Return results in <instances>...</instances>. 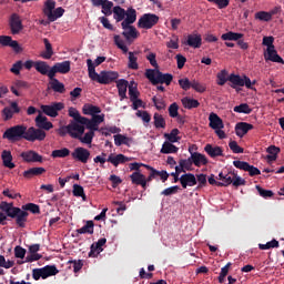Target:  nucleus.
I'll return each mask as SVG.
<instances>
[{
    "instance_id": "nucleus-36",
    "label": "nucleus",
    "mask_w": 284,
    "mask_h": 284,
    "mask_svg": "<svg viewBox=\"0 0 284 284\" xmlns=\"http://www.w3.org/2000/svg\"><path fill=\"white\" fill-rule=\"evenodd\" d=\"M229 85L230 88H236V87L243 88L244 87L243 78H241V75L239 74H234V73L230 74Z\"/></svg>"
},
{
    "instance_id": "nucleus-40",
    "label": "nucleus",
    "mask_w": 284,
    "mask_h": 284,
    "mask_svg": "<svg viewBox=\"0 0 284 284\" xmlns=\"http://www.w3.org/2000/svg\"><path fill=\"white\" fill-rule=\"evenodd\" d=\"M77 234H94V222L92 220L87 221L85 225L75 230Z\"/></svg>"
},
{
    "instance_id": "nucleus-25",
    "label": "nucleus",
    "mask_w": 284,
    "mask_h": 284,
    "mask_svg": "<svg viewBox=\"0 0 284 284\" xmlns=\"http://www.w3.org/2000/svg\"><path fill=\"white\" fill-rule=\"evenodd\" d=\"M128 85H130V82H128L125 79H120L116 81L119 97L121 98L120 101L128 99Z\"/></svg>"
},
{
    "instance_id": "nucleus-5",
    "label": "nucleus",
    "mask_w": 284,
    "mask_h": 284,
    "mask_svg": "<svg viewBox=\"0 0 284 284\" xmlns=\"http://www.w3.org/2000/svg\"><path fill=\"white\" fill-rule=\"evenodd\" d=\"M45 136H48V133L45 131L39 129V126H26V135L24 141H29V143H34L36 141H45Z\"/></svg>"
},
{
    "instance_id": "nucleus-53",
    "label": "nucleus",
    "mask_w": 284,
    "mask_h": 284,
    "mask_svg": "<svg viewBox=\"0 0 284 284\" xmlns=\"http://www.w3.org/2000/svg\"><path fill=\"white\" fill-rule=\"evenodd\" d=\"M234 173H229L224 175V180L217 183V187H227V185H233Z\"/></svg>"
},
{
    "instance_id": "nucleus-7",
    "label": "nucleus",
    "mask_w": 284,
    "mask_h": 284,
    "mask_svg": "<svg viewBox=\"0 0 284 284\" xmlns=\"http://www.w3.org/2000/svg\"><path fill=\"white\" fill-rule=\"evenodd\" d=\"M113 19L116 21V23H121L128 19L129 16L134 14L136 18V9L130 7L128 10L123 9L121 6L113 7Z\"/></svg>"
},
{
    "instance_id": "nucleus-3",
    "label": "nucleus",
    "mask_w": 284,
    "mask_h": 284,
    "mask_svg": "<svg viewBox=\"0 0 284 284\" xmlns=\"http://www.w3.org/2000/svg\"><path fill=\"white\" fill-rule=\"evenodd\" d=\"M132 23H136L134 13H131L128 18L124 19L123 22H121V28L123 30L122 36L128 41H132V39H139L140 33L136 30V27L132 26Z\"/></svg>"
},
{
    "instance_id": "nucleus-12",
    "label": "nucleus",
    "mask_w": 284,
    "mask_h": 284,
    "mask_svg": "<svg viewBox=\"0 0 284 284\" xmlns=\"http://www.w3.org/2000/svg\"><path fill=\"white\" fill-rule=\"evenodd\" d=\"M71 156L74 161H79L80 163H88L90 161V150L78 146L71 153Z\"/></svg>"
},
{
    "instance_id": "nucleus-48",
    "label": "nucleus",
    "mask_w": 284,
    "mask_h": 284,
    "mask_svg": "<svg viewBox=\"0 0 284 284\" xmlns=\"http://www.w3.org/2000/svg\"><path fill=\"white\" fill-rule=\"evenodd\" d=\"M139 58H136L134 55V52L129 51V63H128V68L129 70H139Z\"/></svg>"
},
{
    "instance_id": "nucleus-46",
    "label": "nucleus",
    "mask_w": 284,
    "mask_h": 284,
    "mask_svg": "<svg viewBox=\"0 0 284 284\" xmlns=\"http://www.w3.org/2000/svg\"><path fill=\"white\" fill-rule=\"evenodd\" d=\"M153 123H154V128H156V130H160V128H162L164 130V128L166 125L165 118H163V115H161L159 113H154Z\"/></svg>"
},
{
    "instance_id": "nucleus-14",
    "label": "nucleus",
    "mask_w": 284,
    "mask_h": 284,
    "mask_svg": "<svg viewBox=\"0 0 284 284\" xmlns=\"http://www.w3.org/2000/svg\"><path fill=\"white\" fill-rule=\"evenodd\" d=\"M0 45H2V48H12L16 52L23 51L21 44H19L17 40H12L10 36H0Z\"/></svg>"
},
{
    "instance_id": "nucleus-35",
    "label": "nucleus",
    "mask_w": 284,
    "mask_h": 284,
    "mask_svg": "<svg viewBox=\"0 0 284 284\" xmlns=\"http://www.w3.org/2000/svg\"><path fill=\"white\" fill-rule=\"evenodd\" d=\"M83 114H87L89 116H94L97 114H101V108L94 105V104H84L82 108Z\"/></svg>"
},
{
    "instance_id": "nucleus-41",
    "label": "nucleus",
    "mask_w": 284,
    "mask_h": 284,
    "mask_svg": "<svg viewBox=\"0 0 284 284\" xmlns=\"http://www.w3.org/2000/svg\"><path fill=\"white\" fill-rule=\"evenodd\" d=\"M173 142H164L161 149V154H176L179 148Z\"/></svg>"
},
{
    "instance_id": "nucleus-60",
    "label": "nucleus",
    "mask_w": 284,
    "mask_h": 284,
    "mask_svg": "<svg viewBox=\"0 0 284 284\" xmlns=\"http://www.w3.org/2000/svg\"><path fill=\"white\" fill-rule=\"evenodd\" d=\"M255 19L258 21H272V13L267 11H258L255 13Z\"/></svg>"
},
{
    "instance_id": "nucleus-39",
    "label": "nucleus",
    "mask_w": 284,
    "mask_h": 284,
    "mask_svg": "<svg viewBox=\"0 0 284 284\" xmlns=\"http://www.w3.org/2000/svg\"><path fill=\"white\" fill-rule=\"evenodd\" d=\"M54 8H57V2L54 0H47L44 2L43 14L48 17L49 20L54 12Z\"/></svg>"
},
{
    "instance_id": "nucleus-8",
    "label": "nucleus",
    "mask_w": 284,
    "mask_h": 284,
    "mask_svg": "<svg viewBox=\"0 0 284 284\" xmlns=\"http://www.w3.org/2000/svg\"><path fill=\"white\" fill-rule=\"evenodd\" d=\"M71 70V62L70 61H63L58 62L54 65L51 67L49 72V79H52V77H57V74H68Z\"/></svg>"
},
{
    "instance_id": "nucleus-10",
    "label": "nucleus",
    "mask_w": 284,
    "mask_h": 284,
    "mask_svg": "<svg viewBox=\"0 0 284 284\" xmlns=\"http://www.w3.org/2000/svg\"><path fill=\"white\" fill-rule=\"evenodd\" d=\"M29 213L26 210H21L20 207L13 209L10 214V219H16V223L19 227H26V223H28Z\"/></svg>"
},
{
    "instance_id": "nucleus-9",
    "label": "nucleus",
    "mask_w": 284,
    "mask_h": 284,
    "mask_svg": "<svg viewBox=\"0 0 284 284\" xmlns=\"http://www.w3.org/2000/svg\"><path fill=\"white\" fill-rule=\"evenodd\" d=\"M233 165L237 170H243L244 172H248L250 176H258L261 174V170H258V168L251 165L245 161L235 160L233 161Z\"/></svg>"
},
{
    "instance_id": "nucleus-6",
    "label": "nucleus",
    "mask_w": 284,
    "mask_h": 284,
    "mask_svg": "<svg viewBox=\"0 0 284 284\" xmlns=\"http://www.w3.org/2000/svg\"><path fill=\"white\" fill-rule=\"evenodd\" d=\"M159 16L154 13H144L138 21V28L142 30H152L156 23H159Z\"/></svg>"
},
{
    "instance_id": "nucleus-11",
    "label": "nucleus",
    "mask_w": 284,
    "mask_h": 284,
    "mask_svg": "<svg viewBox=\"0 0 284 284\" xmlns=\"http://www.w3.org/2000/svg\"><path fill=\"white\" fill-rule=\"evenodd\" d=\"M63 108H65L63 102H55L51 105H47V104L41 105L42 112L47 114V116H51L52 119H55V116H59V112H61Z\"/></svg>"
},
{
    "instance_id": "nucleus-55",
    "label": "nucleus",
    "mask_w": 284,
    "mask_h": 284,
    "mask_svg": "<svg viewBox=\"0 0 284 284\" xmlns=\"http://www.w3.org/2000/svg\"><path fill=\"white\" fill-rule=\"evenodd\" d=\"M69 116H71V119H73L72 121H77L78 123H81V121H83V118H84L81 115L79 110H77L73 106L69 108Z\"/></svg>"
},
{
    "instance_id": "nucleus-58",
    "label": "nucleus",
    "mask_w": 284,
    "mask_h": 284,
    "mask_svg": "<svg viewBox=\"0 0 284 284\" xmlns=\"http://www.w3.org/2000/svg\"><path fill=\"white\" fill-rule=\"evenodd\" d=\"M68 264L72 265L74 274H78V272H81V270L83 268L82 260H70Z\"/></svg>"
},
{
    "instance_id": "nucleus-22",
    "label": "nucleus",
    "mask_w": 284,
    "mask_h": 284,
    "mask_svg": "<svg viewBox=\"0 0 284 284\" xmlns=\"http://www.w3.org/2000/svg\"><path fill=\"white\" fill-rule=\"evenodd\" d=\"M250 130H254V125L247 122H240L235 125V134L240 139H243V136L247 134Z\"/></svg>"
},
{
    "instance_id": "nucleus-62",
    "label": "nucleus",
    "mask_w": 284,
    "mask_h": 284,
    "mask_svg": "<svg viewBox=\"0 0 284 284\" xmlns=\"http://www.w3.org/2000/svg\"><path fill=\"white\" fill-rule=\"evenodd\" d=\"M64 13H65V9L59 7L53 11V13H51L49 21L54 22L57 21V19H61V17H63Z\"/></svg>"
},
{
    "instance_id": "nucleus-17",
    "label": "nucleus",
    "mask_w": 284,
    "mask_h": 284,
    "mask_svg": "<svg viewBox=\"0 0 284 284\" xmlns=\"http://www.w3.org/2000/svg\"><path fill=\"white\" fill-rule=\"evenodd\" d=\"M179 181L183 190H187V187H194V185H196L197 183L196 175H194L193 173H185L181 175Z\"/></svg>"
},
{
    "instance_id": "nucleus-38",
    "label": "nucleus",
    "mask_w": 284,
    "mask_h": 284,
    "mask_svg": "<svg viewBox=\"0 0 284 284\" xmlns=\"http://www.w3.org/2000/svg\"><path fill=\"white\" fill-rule=\"evenodd\" d=\"M139 84H136V82L131 81L129 84V97H130V101H135V99H139V97H141V92H139Z\"/></svg>"
},
{
    "instance_id": "nucleus-61",
    "label": "nucleus",
    "mask_w": 284,
    "mask_h": 284,
    "mask_svg": "<svg viewBox=\"0 0 284 284\" xmlns=\"http://www.w3.org/2000/svg\"><path fill=\"white\" fill-rule=\"evenodd\" d=\"M128 141H130V138H128L123 134L114 135V143L118 148L121 145H128Z\"/></svg>"
},
{
    "instance_id": "nucleus-50",
    "label": "nucleus",
    "mask_w": 284,
    "mask_h": 284,
    "mask_svg": "<svg viewBox=\"0 0 284 284\" xmlns=\"http://www.w3.org/2000/svg\"><path fill=\"white\" fill-rule=\"evenodd\" d=\"M22 210H24L26 212H31V214H41V207L39 206V204L34 203H28L22 205Z\"/></svg>"
},
{
    "instance_id": "nucleus-23",
    "label": "nucleus",
    "mask_w": 284,
    "mask_h": 284,
    "mask_svg": "<svg viewBox=\"0 0 284 284\" xmlns=\"http://www.w3.org/2000/svg\"><path fill=\"white\" fill-rule=\"evenodd\" d=\"M209 125L212 128V130H223L225 128V124H223V120L219 116V114L212 112L209 115Z\"/></svg>"
},
{
    "instance_id": "nucleus-30",
    "label": "nucleus",
    "mask_w": 284,
    "mask_h": 284,
    "mask_svg": "<svg viewBox=\"0 0 284 284\" xmlns=\"http://www.w3.org/2000/svg\"><path fill=\"white\" fill-rule=\"evenodd\" d=\"M49 79H50L51 90H53V92H58L59 94L65 93V84H63V82L59 81V79L54 77Z\"/></svg>"
},
{
    "instance_id": "nucleus-18",
    "label": "nucleus",
    "mask_w": 284,
    "mask_h": 284,
    "mask_svg": "<svg viewBox=\"0 0 284 284\" xmlns=\"http://www.w3.org/2000/svg\"><path fill=\"white\" fill-rule=\"evenodd\" d=\"M128 161H132V158H128V156H125L124 154H121V153L116 154V155L111 153L106 159V162L114 165V168H119V165H121L123 163H128Z\"/></svg>"
},
{
    "instance_id": "nucleus-4",
    "label": "nucleus",
    "mask_w": 284,
    "mask_h": 284,
    "mask_svg": "<svg viewBox=\"0 0 284 284\" xmlns=\"http://www.w3.org/2000/svg\"><path fill=\"white\" fill-rule=\"evenodd\" d=\"M2 139H7L11 143H17V141H22V139L26 140V125L18 124L7 129Z\"/></svg>"
},
{
    "instance_id": "nucleus-42",
    "label": "nucleus",
    "mask_w": 284,
    "mask_h": 284,
    "mask_svg": "<svg viewBox=\"0 0 284 284\" xmlns=\"http://www.w3.org/2000/svg\"><path fill=\"white\" fill-rule=\"evenodd\" d=\"M243 33H236L233 31H229L221 36L222 41H239V39H243Z\"/></svg>"
},
{
    "instance_id": "nucleus-33",
    "label": "nucleus",
    "mask_w": 284,
    "mask_h": 284,
    "mask_svg": "<svg viewBox=\"0 0 284 284\" xmlns=\"http://www.w3.org/2000/svg\"><path fill=\"white\" fill-rule=\"evenodd\" d=\"M203 43V38L199 34H189L186 40V45L190 48H201Z\"/></svg>"
},
{
    "instance_id": "nucleus-56",
    "label": "nucleus",
    "mask_w": 284,
    "mask_h": 284,
    "mask_svg": "<svg viewBox=\"0 0 284 284\" xmlns=\"http://www.w3.org/2000/svg\"><path fill=\"white\" fill-rule=\"evenodd\" d=\"M191 88L193 90H195V92H199L200 94H203V92H205V90H207V88L205 87V84L196 81V80H192L191 81Z\"/></svg>"
},
{
    "instance_id": "nucleus-32",
    "label": "nucleus",
    "mask_w": 284,
    "mask_h": 284,
    "mask_svg": "<svg viewBox=\"0 0 284 284\" xmlns=\"http://www.w3.org/2000/svg\"><path fill=\"white\" fill-rule=\"evenodd\" d=\"M43 43H44L45 50L40 54V57L45 60L52 59V57L54 55L52 43H50V40H48V38L43 39Z\"/></svg>"
},
{
    "instance_id": "nucleus-37",
    "label": "nucleus",
    "mask_w": 284,
    "mask_h": 284,
    "mask_svg": "<svg viewBox=\"0 0 284 284\" xmlns=\"http://www.w3.org/2000/svg\"><path fill=\"white\" fill-rule=\"evenodd\" d=\"M181 101L185 110H194V108H199V105H201V102H199V100L187 98V97L183 98Z\"/></svg>"
},
{
    "instance_id": "nucleus-27",
    "label": "nucleus",
    "mask_w": 284,
    "mask_h": 284,
    "mask_svg": "<svg viewBox=\"0 0 284 284\" xmlns=\"http://www.w3.org/2000/svg\"><path fill=\"white\" fill-rule=\"evenodd\" d=\"M1 159L4 168H8L9 170H14L17 165L12 162V152L4 150L1 153Z\"/></svg>"
},
{
    "instance_id": "nucleus-21",
    "label": "nucleus",
    "mask_w": 284,
    "mask_h": 284,
    "mask_svg": "<svg viewBox=\"0 0 284 284\" xmlns=\"http://www.w3.org/2000/svg\"><path fill=\"white\" fill-rule=\"evenodd\" d=\"M264 59L265 61H272V63H282V65H284V60L283 58H281V55H278V52L276 51V49L272 48H267L266 49V54H264Z\"/></svg>"
},
{
    "instance_id": "nucleus-49",
    "label": "nucleus",
    "mask_w": 284,
    "mask_h": 284,
    "mask_svg": "<svg viewBox=\"0 0 284 284\" xmlns=\"http://www.w3.org/2000/svg\"><path fill=\"white\" fill-rule=\"evenodd\" d=\"M233 111L237 112L239 114H252V108H250V104L247 103H242L234 106Z\"/></svg>"
},
{
    "instance_id": "nucleus-59",
    "label": "nucleus",
    "mask_w": 284,
    "mask_h": 284,
    "mask_svg": "<svg viewBox=\"0 0 284 284\" xmlns=\"http://www.w3.org/2000/svg\"><path fill=\"white\" fill-rule=\"evenodd\" d=\"M92 139H94V132L93 131H89L83 135H80V138H78V141H81V143H85L87 145H90L92 143Z\"/></svg>"
},
{
    "instance_id": "nucleus-51",
    "label": "nucleus",
    "mask_w": 284,
    "mask_h": 284,
    "mask_svg": "<svg viewBox=\"0 0 284 284\" xmlns=\"http://www.w3.org/2000/svg\"><path fill=\"white\" fill-rule=\"evenodd\" d=\"M130 179L133 185H139L145 179V176L143 175V173H141V171H134L130 175Z\"/></svg>"
},
{
    "instance_id": "nucleus-1",
    "label": "nucleus",
    "mask_w": 284,
    "mask_h": 284,
    "mask_svg": "<svg viewBox=\"0 0 284 284\" xmlns=\"http://www.w3.org/2000/svg\"><path fill=\"white\" fill-rule=\"evenodd\" d=\"M89 79L91 81H97L101 85H110V83H114L116 79H119V72L116 71H101L100 73L94 70V62L92 59L87 60Z\"/></svg>"
},
{
    "instance_id": "nucleus-44",
    "label": "nucleus",
    "mask_w": 284,
    "mask_h": 284,
    "mask_svg": "<svg viewBox=\"0 0 284 284\" xmlns=\"http://www.w3.org/2000/svg\"><path fill=\"white\" fill-rule=\"evenodd\" d=\"M80 123L81 125H84L87 130H90V132H97L99 130L98 124H95L92 119H88L84 116Z\"/></svg>"
},
{
    "instance_id": "nucleus-20",
    "label": "nucleus",
    "mask_w": 284,
    "mask_h": 284,
    "mask_svg": "<svg viewBox=\"0 0 284 284\" xmlns=\"http://www.w3.org/2000/svg\"><path fill=\"white\" fill-rule=\"evenodd\" d=\"M19 112H21L19 104L17 102H12L11 108L6 106L2 110V116H3L4 121H10V119H12V116H14V114H19Z\"/></svg>"
},
{
    "instance_id": "nucleus-28",
    "label": "nucleus",
    "mask_w": 284,
    "mask_h": 284,
    "mask_svg": "<svg viewBox=\"0 0 284 284\" xmlns=\"http://www.w3.org/2000/svg\"><path fill=\"white\" fill-rule=\"evenodd\" d=\"M266 152H267L266 161H268V163H274V161L278 159V154L281 153V148L276 145H270L266 149Z\"/></svg>"
},
{
    "instance_id": "nucleus-43",
    "label": "nucleus",
    "mask_w": 284,
    "mask_h": 284,
    "mask_svg": "<svg viewBox=\"0 0 284 284\" xmlns=\"http://www.w3.org/2000/svg\"><path fill=\"white\" fill-rule=\"evenodd\" d=\"M100 6L102 8V14H104L105 17H111L113 12L112 8H114V2L105 0Z\"/></svg>"
},
{
    "instance_id": "nucleus-31",
    "label": "nucleus",
    "mask_w": 284,
    "mask_h": 284,
    "mask_svg": "<svg viewBox=\"0 0 284 284\" xmlns=\"http://www.w3.org/2000/svg\"><path fill=\"white\" fill-rule=\"evenodd\" d=\"M41 174H45V169L38 166L31 168L22 173L24 179H32L33 176H41Z\"/></svg>"
},
{
    "instance_id": "nucleus-54",
    "label": "nucleus",
    "mask_w": 284,
    "mask_h": 284,
    "mask_svg": "<svg viewBox=\"0 0 284 284\" xmlns=\"http://www.w3.org/2000/svg\"><path fill=\"white\" fill-rule=\"evenodd\" d=\"M0 210L2 212H6L7 216L10 217V214H12V212H14V210H17V206H13L12 203L1 202Z\"/></svg>"
},
{
    "instance_id": "nucleus-63",
    "label": "nucleus",
    "mask_w": 284,
    "mask_h": 284,
    "mask_svg": "<svg viewBox=\"0 0 284 284\" xmlns=\"http://www.w3.org/2000/svg\"><path fill=\"white\" fill-rule=\"evenodd\" d=\"M73 196H81L82 201L87 200L85 192L83 190V186L79 184L73 185Z\"/></svg>"
},
{
    "instance_id": "nucleus-2",
    "label": "nucleus",
    "mask_w": 284,
    "mask_h": 284,
    "mask_svg": "<svg viewBox=\"0 0 284 284\" xmlns=\"http://www.w3.org/2000/svg\"><path fill=\"white\" fill-rule=\"evenodd\" d=\"M145 77L150 80L152 85H159V83L170 85L174 79L172 73H163L160 70L155 71L154 69H148L145 71Z\"/></svg>"
},
{
    "instance_id": "nucleus-26",
    "label": "nucleus",
    "mask_w": 284,
    "mask_h": 284,
    "mask_svg": "<svg viewBox=\"0 0 284 284\" xmlns=\"http://www.w3.org/2000/svg\"><path fill=\"white\" fill-rule=\"evenodd\" d=\"M204 152L211 156V159H216V156H223V148L213 146L212 144H206Z\"/></svg>"
},
{
    "instance_id": "nucleus-64",
    "label": "nucleus",
    "mask_w": 284,
    "mask_h": 284,
    "mask_svg": "<svg viewBox=\"0 0 284 284\" xmlns=\"http://www.w3.org/2000/svg\"><path fill=\"white\" fill-rule=\"evenodd\" d=\"M278 246H280V244H278V241H276V240H272V241L267 242L266 244H258V247L261 250H272V248L278 247Z\"/></svg>"
},
{
    "instance_id": "nucleus-19",
    "label": "nucleus",
    "mask_w": 284,
    "mask_h": 284,
    "mask_svg": "<svg viewBox=\"0 0 284 284\" xmlns=\"http://www.w3.org/2000/svg\"><path fill=\"white\" fill-rule=\"evenodd\" d=\"M10 28L11 34H19L21 30H23V23L21 22V18L17 13L11 14L10 19Z\"/></svg>"
},
{
    "instance_id": "nucleus-16",
    "label": "nucleus",
    "mask_w": 284,
    "mask_h": 284,
    "mask_svg": "<svg viewBox=\"0 0 284 284\" xmlns=\"http://www.w3.org/2000/svg\"><path fill=\"white\" fill-rule=\"evenodd\" d=\"M36 126L39 130H43V132H48L50 130H52V128H54V124H52V122L48 121V118L43 114H41V112L38 114V116L36 118Z\"/></svg>"
},
{
    "instance_id": "nucleus-29",
    "label": "nucleus",
    "mask_w": 284,
    "mask_h": 284,
    "mask_svg": "<svg viewBox=\"0 0 284 284\" xmlns=\"http://www.w3.org/2000/svg\"><path fill=\"white\" fill-rule=\"evenodd\" d=\"M36 70L39 74L50 78V70H52V68L48 65V62L39 60L36 61Z\"/></svg>"
},
{
    "instance_id": "nucleus-45",
    "label": "nucleus",
    "mask_w": 284,
    "mask_h": 284,
    "mask_svg": "<svg viewBox=\"0 0 284 284\" xmlns=\"http://www.w3.org/2000/svg\"><path fill=\"white\" fill-rule=\"evenodd\" d=\"M51 156L53 159H65V156H70V149L63 148L59 150H53Z\"/></svg>"
},
{
    "instance_id": "nucleus-15",
    "label": "nucleus",
    "mask_w": 284,
    "mask_h": 284,
    "mask_svg": "<svg viewBox=\"0 0 284 284\" xmlns=\"http://www.w3.org/2000/svg\"><path fill=\"white\" fill-rule=\"evenodd\" d=\"M20 156L26 163H43V155L32 150L22 152Z\"/></svg>"
},
{
    "instance_id": "nucleus-24",
    "label": "nucleus",
    "mask_w": 284,
    "mask_h": 284,
    "mask_svg": "<svg viewBox=\"0 0 284 284\" xmlns=\"http://www.w3.org/2000/svg\"><path fill=\"white\" fill-rule=\"evenodd\" d=\"M189 152L191 153V160L193 161L195 168H201V165H207L209 161L205 154L199 152L192 153V150H189Z\"/></svg>"
},
{
    "instance_id": "nucleus-13",
    "label": "nucleus",
    "mask_w": 284,
    "mask_h": 284,
    "mask_svg": "<svg viewBox=\"0 0 284 284\" xmlns=\"http://www.w3.org/2000/svg\"><path fill=\"white\" fill-rule=\"evenodd\" d=\"M69 129L71 139H81L85 134V126L81 122L71 121Z\"/></svg>"
},
{
    "instance_id": "nucleus-34",
    "label": "nucleus",
    "mask_w": 284,
    "mask_h": 284,
    "mask_svg": "<svg viewBox=\"0 0 284 284\" xmlns=\"http://www.w3.org/2000/svg\"><path fill=\"white\" fill-rule=\"evenodd\" d=\"M42 271V278H50V276H57L59 273V268L55 265H47L41 268Z\"/></svg>"
},
{
    "instance_id": "nucleus-52",
    "label": "nucleus",
    "mask_w": 284,
    "mask_h": 284,
    "mask_svg": "<svg viewBox=\"0 0 284 284\" xmlns=\"http://www.w3.org/2000/svg\"><path fill=\"white\" fill-rule=\"evenodd\" d=\"M217 85H225L227 81H230V77L227 78V70L223 69L221 72L216 74Z\"/></svg>"
},
{
    "instance_id": "nucleus-47",
    "label": "nucleus",
    "mask_w": 284,
    "mask_h": 284,
    "mask_svg": "<svg viewBox=\"0 0 284 284\" xmlns=\"http://www.w3.org/2000/svg\"><path fill=\"white\" fill-rule=\"evenodd\" d=\"M179 134V129H173L170 133H165L164 136L169 140L170 143H179V141H181Z\"/></svg>"
},
{
    "instance_id": "nucleus-57",
    "label": "nucleus",
    "mask_w": 284,
    "mask_h": 284,
    "mask_svg": "<svg viewBox=\"0 0 284 284\" xmlns=\"http://www.w3.org/2000/svg\"><path fill=\"white\" fill-rule=\"evenodd\" d=\"M255 189L262 199H272V196H274V192L272 190H265L261 187V185H256Z\"/></svg>"
}]
</instances>
